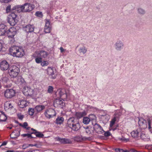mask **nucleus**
<instances>
[{"label": "nucleus", "mask_w": 152, "mask_h": 152, "mask_svg": "<svg viewBox=\"0 0 152 152\" xmlns=\"http://www.w3.org/2000/svg\"><path fill=\"white\" fill-rule=\"evenodd\" d=\"M67 125L74 131H78L80 127L78 120L74 117H70L68 119Z\"/></svg>", "instance_id": "nucleus-1"}, {"label": "nucleus", "mask_w": 152, "mask_h": 152, "mask_svg": "<svg viewBox=\"0 0 152 152\" xmlns=\"http://www.w3.org/2000/svg\"><path fill=\"white\" fill-rule=\"evenodd\" d=\"M35 7L34 5L30 4L25 3L23 5H18L14 7L13 10L18 11L28 12L32 10Z\"/></svg>", "instance_id": "nucleus-2"}, {"label": "nucleus", "mask_w": 152, "mask_h": 152, "mask_svg": "<svg viewBox=\"0 0 152 152\" xmlns=\"http://www.w3.org/2000/svg\"><path fill=\"white\" fill-rule=\"evenodd\" d=\"M10 52L14 57H21L24 55L23 49L17 46H13L10 48Z\"/></svg>", "instance_id": "nucleus-3"}, {"label": "nucleus", "mask_w": 152, "mask_h": 152, "mask_svg": "<svg viewBox=\"0 0 152 152\" xmlns=\"http://www.w3.org/2000/svg\"><path fill=\"white\" fill-rule=\"evenodd\" d=\"M20 72V69L15 65L10 66L8 73L12 78H16Z\"/></svg>", "instance_id": "nucleus-4"}, {"label": "nucleus", "mask_w": 152, "mask_h": 152, "mask_svg": "<svg viewBox=\"0 0 152 152\" xmlns=\"http://www.w3.org/2000/svg\"><path fill=\"white\" fill-rule=\"evenodd\" d=\"M17 15L13 12L11 13L7 17V22L12 26H14L18 22Z\"/></svg>", "instance_id": "nucleus-5"}, {"label": "nucleus", "mask_w": 152, "mask_h": 152, "mask_svg": "<svg viewBox=\"0 0 152 152\" xmlns=\"http://www.w3.org/2000/svg\"><path fill=\"white\" fill-rule=\"evenodd\" d=\"M48 55L47 51L42 49L37 50L34 53V55L35 57L40 56L42 58H46Z\"/></svg>", "instance_id": "nucleus-6"}, {"label": "nucleus", "mask_w": 152, "mask_h": 152, "mask_svg": "<svg viewBox=\"0 0 152 152\" xmlns=\"http://www.w3.org/2000/svg\"><path fill=\"white\" fill-rule=\"evenodd\" d=\"M46 117L48 118H53L56 115L55 110L52 108H50L46 110L44 113Z\"/></svg>", "instance_id": "nucleus-7"}, {"label": "nucleus", "mask_w": 152, "mask_h": 152, "mask_svg": "<svg viewBox=\"0 0 152 152\" xmlns=\"http://www.w3.org/2000/svg\"><path fill=\"white\" fill-rule=\"evenodd\" d=\"M64 100H61L60 99H56L54 102L53 105L56 107L62 108L65 105Z\"/></svg>", "instance_id": "nucleus-8"}, {"label": "nucleus", "mask_w": 152, "mask_h": 152, "mask_svg": "<svg viewBox=\"0 0 152 152\" xmlns=\"http://www.w3.org/2000/svg\"><path fill=\"white\" fill-rule=\"evenodd\" d=\"M15 91L12 89H7L4 92V96L7 98H11L14 96Z\"/></svg>", "instance_id": "nucleus-9"}, {"label": "nucleus", "mask_w": 152, "mask_h": 152, "mask_svg": "<svg viewBox=\"0 0 152 152\" xmlns=\"http://www.w3.org/2000/svg\"><path fill=\"white\" fill-rule=\"evenodd\" d=\"M23 92L26 96H31L34 94V90L28 87H25L23 89Z\"/></svg>", "instance_id": "nucleus-10"}, {"label": "nucleus", "mask_w": 152, "mask_h": 152, "mask_svg": "<svg viewBox=\"0 0 152 152\" xmlns=\"http://www.w3.org/2000/svg\"><path fill=\"white\" fill-rule=\"evenodd\" d=\"M10 66L6 60L2 61L0 63V68L2 71H6L9 69Z\"/></svg>", "instance_id": "nucleus-11"}, {"label": "nucleus", "mask_w": 152, "mask_h": 152, "mask_svg": "<svg viewBox=\"0 0 152 152\" xmlns=\"http://www.w3.org/2000/svg\"><path fill=\"white\" fill-rule=\"evenodd\" d=\"M8 37L9 38H13L16 34V30L14 27L10 28L7 31Z\"/></svg>", "instance_id": "nucleus-12"}, {"label": "nucleus", "mask_w": 152, "mask_h": 152, "mask_svg": "<svg viewBox=\"0 0 152 152\" xmlns=\"http://www.w3.org/2000/svg\"><path fill=\"white\" fill-rule=\"evenodd\" d=\"M57 92H58L59 96L62 100H65L67 98V95L64 89H59Z\"/></svg>", "instance_id": "nucleus-13"}, {"label": "nucleus", "mask_w": 152, "mask_h": 152, "mask_svg": "<svg viewBox=\"0 0 152 152\" xmlns=\"http://www.w3.org/2000/svg\"><path fill=\"white\" fill-rule=\"evenodd\" d=\"M29 103L28 101H27L25 98H23L20 100L18 102L19 107L21 108H23L27 106Z\"/></svg>", "instance_id": "nucleus-14"}, {"label": "nucleus", "mask_w": 152, "mask_h": 152, "mask_svg": "<svg viewBox=\"0 0 152 152\" xmlns=\"http://www.w3.org/2000/svg\"><path fill=\"white\" fill-rule=\"evenodd\" d=\"M138 124L140 129H145L147 127V123L146 121L143 118L140 119L138 121Z\"/></svg>", "instance_id": "nucleus-15"}, {"label": "nucleus", "mask_w": 152, "mask_h": 152, "mask_svg": "<svg viewBox=\"0 0 152 152\" xmlns=\"http://www.w3.org/2000/svg\"><path fill=\"white\" fill-rule=\"evenodd\" d=\"M51 30V25L49 20L47 19L45 21V24L44 27V31L45 33H50Z\"/></svg>", "instance_id": "nucleus-16"}, {"label": "nucleus", "mask_w": 152, "mask_h": 152, "mask_svg": "<svg viewBox=\"0 0 152 152\" xmlns=\"http://www.w3.org/2000/svg\"><path fill=\"white\" fill-rule=\"evenodd\" d=\"M1 80L5 87H9L11 86V85L9 84L10 80L8 76H3L2 77Z\"/></svg>", "instance_id": "nucleus-17"}, {"label": "nucleus", "mask_w": 152, "mask_h": 152, "mask_svg": "<svg viewBox=\"0 0 152 152\" xmlns=\"http://www.w3.org/2000/svg\"><path fill=\"white\" fill-rule=\"evenodd\" d=\"M47 71L48 75L50 76L52 79H55L56 78V76L55 75L54 69L53 67H48Z\"/></svg>", "instance_id": "nucleus-18"}, {"label": "nucleus", "mask_w": 152, "mask_h": 152, "mask_svg": "<svg viewBox=\"0 0 152 152\" xmlns=\"http://www.w3.org/2000/svg\"><path fill=\"white\" fill-rule=\"evenodd\" d=\"M34 27L33 25L28 24L23 28L24 30L27 33H31L34 31Z\"/></svg>", "instance_id": "nucleus-19"}, {"label": "nucleus", "mask_w": 152, "mask_h": 152, "mask_svg": "<svg viewBox=\"0 0 152 152\" xmlns=\"http://www.w3.org/2000/svg\"><path fill=\"white\" fill-rule=\"evenodd\" d=\"M94 128L95 130L98 134L102 133L104 132L102 127L97 124H95Z\"/></svg>", "instance_id": "nucleus-20"}, {"label": "nucleus", "mask_w": 152, "mask_h": 152, "mask_svg": "<svg viewBox=\"0 0 152 152\" xmlns=\"http://www.w3.org/2000/svg\"><path fill=\"white\" fill-rule=\"evenodd\" d=\"M31 130L33 131L31 132V134H34L35 137H38L39 138H42L44 136V134L41 133L40 132H38L36 130L34 129L33 128L31 129Z\"/></svg>", "instance_id": "nucleus-21"}, {"label": "nucleus", "mask_w": 152, "mask_h": 152, "mask_svg": "<svg viewBox=\"0 0 152 152\" xmlns=\"http://www.w3.org/2000/svg\"><path fill=\"white\" fill-rule=\"evenodd\" d=\"M140 130H134L131 132L132 136L134 138H137L139 137L140 135Z\"/></svg>", "instance_id": "nucleus-22"}, {"label": "nucleus", "mask_w": 152, "mask_h": 152, "mask_svg": "<svg viewBox=\"0 0 152 152\" xmlns=\"http://www.w3.org/2000/svg\"><path fill=\"white\" fill-rule=\"evenodd\" d=\"M87 114V113L85 111H83L82 112H77L75 113V115L77 118H80Z\"/></svg>", "instance_id": "nucleus-23"}, {"label": "nucleus", "mask_w": 152, "mask_h": 152, "mask_svg": "<svg viewBox=\"0 0 152 152\" xmlns=\"http://www.w3.org/2000/svg\"><path fill=\"white\" fill-rule=\"evenodd\" d=\"M17 80H15V83L18 84H22L25 82L24 79L21 76L17 77Z\"/></svg>", "instance_id": "nucleus-24"}, {"label": "nucleus", "mask_w": 152, "mask_h": 152, "mask_svg": "<svg viewBox=\"0 0 152 152\" xmlns=\"http://www.w3.org/2000/svg\"><path fill=\"white\" fill-rule=\"evenodd\" d=\"M64 121V119L63 117L59 116L56 119L55 123L57 124H63Z\"/></svg>", "instance_id": "nucleus-25"}, {"label": "nucleus", "mask_w": 152, "mask_h": 152, "mask_svg": "<svg viewBox=\"0 0 152 152\" xmlns=\"http://www.w3.org/2000/svg\"><path fill=\"white\" fill-rule=\"evenodd\" d=\"M20 130L16 132H12V133L10 134V137L12 139H14L17 138V137L19 136L20 134Z\"/></svg>", "instance_id": "nucleus-26"}, {"label": "nucleus", "mask_w": 152, "mask_h": 152, "mask_svg": "<svg viewBox=\"0 0 152 152\" xmlns=\"http://www.w3.org/2000/svg\"><path fill=\"white\" fill-rule=\"evenodd\" d=\"M13 106L10 102H7L4 104V108L6 110L11 109Z\"/></svg>", "instance_id": "nucleus-27"}, {"label": "nucleus", "mask_w": 152, "mask_h": 152, "mask_svg": "<svg viewBox=\"0 0 152 152\" xmlns=\"http://www.w3.org/2000/svg\"><path fill=\"white\" fill-rule=\"evenodd\" d=\"M7 118V116L3 112L0 113V121H5Z\"/></svg>", "instance_id": "nucleus-28"}, {"label": "nucleus", "mask_w": 152, "mask_h": 152, "mask_svg": "<svg viewBox=\"0 0 152 152\" xmlns=\"http://www.w3.org/2000/svg\"><path fill=\"white\" fill-rule=\"evenodd\" d=\"M86 138L82 136H77L74 138V140L77 142H81L85 140Z\"/></svg>", "instance_id": "nucleus-29"}, {"label": "nucleus", "mask_w": 152, "mask_h": 152, "mask_svg": "<svg viewBox=\"0 0 152 152\" xmlns=\"http://www.w3.org/2000/svg\"><path fill=\"white\" fill-rule=\"evenodd\" d=\"M32 57L35 58V61L37 64H39L41 63L42 61V58L40 56H37L35 57L34 55V53L32 55Z\"/></svg>", "instance_id": "nucleus-30"}, {"label": "nucleus", "mask_w": 152, "mask_h": 152, "mask_svg": "<svg viewBox=\"0 0 152 152\" xmlns=\"http://www.w3.org/2000/svg\"><path fill=\"white\" fill-rule=\"evenodd\" d=\"M123 46V44L121 41L118 42L116 44V48L117 50H120Z\"/></svg>", "instance_id": "nucleus-31"}, {"label": "nucleus", "mask_w": 152, "mask_h": 152, "mask_svg": "<svg viewBox=\"0 0 152 152\" xmlns=\"http://www.w3.org/2000/svg\"><path fill=\"white\" fill-rule=\"evenodd\" d=\"M45 107L43 105H38L35 107V110L37 112H39L44 109Z\"/></svg>", "instance_id": "nucleus-32"}, {"label": "nucleus", "mask_w": 152, "mask_h": 152, "mask_svg": "<svg viewBox=\"0 0 152 152\" xmlns=\"http://www.w3.org/2000/svg\"><path fill=\"white\" fill-rule=\"evenodd\" d=\"M90 121V119L87 117H84L83 119V123L85 124H88Z\"/></svg>", "instance_id": "nucleus-33"}, {"label": "nucleus", "mask_w": 152, "mask_h": 152, "mask_svg": "<svg viewBox=\"0 0 152 152\" xmlns=\"http://www.w3.org/2000/svg\"><path fill=\"white\" fill-rule=\"evenodd\" d=\"M79 51L80 53H82L83 54H85L87 50L85 47H83L80 48L79 50Z\"/></svg>", "instance_id": "nucleus-34"}, {"label": "nucleus", "mask_w": 152, "mask_h": 152, "mask_svg": "<svg viewBox=\"0 0 152 152\" xmlns=\"http://www.w3.org/2000/svg\"><path fill=\"white\" fill-rule=\"evenodd\" d=\"M116 117H114V118L111 120L110 123V126L112 127L114 125L116 121Z\"/></svg>", "instance_id": "nucleus-35"}, {"label": "nucleus", "mask_w": 152, "mask_h": 152, "mask_svg": "<svg viewBox=\"0 0 152 152\" xmlns=\"http://www.w3.org/2000/svg\"><path fill=\"white\" fill-rule=\"evenodd\" d=\"M31 133L30 134H22L21 135L23 137H31L32 138H35V137L32 136Z\"/></svg>", "instance_id": "nucleus-36"}, {"label": "nucleus", "mask_w": 152, "mask_h": 152, "mask_svg": "<svg viewBox=\"0 0 152 152\" xmlns=\"http://www.w3.org/2000/svg\"><path fill=\"white\" fill-rule=\"evenodd\" d=\"M56 139L57 141H59L61 143L64 144V138H61L59 137H56Z\"/></svg>", "instance_id": "nucleus-37"}, {"label": "nucleus", "mask_w": 152, "mask_h": 152, "mask_svg": "<svg viewBox=\"0 0 152 152\" xmlns=\"http://www.w3.org/2000/svg\"><path fill=\"white\" fill-rule=\"evenodd\" d=\"M28 112L29 115H33L34 112V109L31 108H29L28 110Z\"/></svg>", "instance_id": "nucleus-38"}, {"label": "nucleus", "mask_w": 152, "mask_h": 152, "mask_svg": "<svg viewBox=\"0 0 152 152\" xmlns=\"http://www.w3.org/2000/svg\"><path fill=\"white\" fill-rule=\"evenodd\" d=\"M89 118L90 119V121H93L96 120V116L94 114H90L89 115Z\"/></svg>", "instance_id": "nucleus-39"}, {"label": "nucleus", "mask_w": 152, "mask_h": 152, "mask_svg": "<svg viewBox=\"0 0 152 152\" xmlns=\"http://www.w3.org/2000/svg\"><path fill=\"white\" fill-rule=\"evenodd\" d=\"M53 90V88L52 86H49L48 87V93H52Z\"/></svg>", "instance_id": "nucleus-40"}, {"label": "nucleus", "mask_w": 152, "mask_h": 152, "mask_svg": "<svg viewBox=\"0 0 152 152\" xmlns=\"http://www.w3.org/2000/svg\"><path fill=\"white\" fill-rule=\"evenodd\" d=\"M35 15L37 17H42L43 16L42 13L41 12L37 11L35 14Z\"/></svg>", "instance_id": "nucleus-41"}, {"label": "nucleus", "mask_w": 152, "mask_h": 152, "mask_svg": "<svg viewBox=\"0 0 152 152\" xmlns=\"http://www.w3.org/2000/svg\"><path fill=\"white\" fill-rule=\"evenodd\" d=\"M72 142V141L69 139L64 138V144H70Z\"/></svg>", "instance_id": "nucleus-42"}, {"label": "nucleus", "mask_w": 152, "mask_h": 152, "mask_svg": "<svg viewBox=\"0 0 152 152\" xmlns=\"http://www.w3.org/2000/svg\"><path fill=\"white\" fill-rule=\"evenodd\" d=\"M41 65L43 66H47L48 64V62L47 61H44L41 62Z\"/></svg>", "instance_id": "nucleus-43"}, {"label": "nucleus", "mask_w": 152, "mask_h": 152, "mask_svg": "<svg viewBox=\"0 0 152 152\" xmlns=\"http://www.w3.org/2000/svg\"><path fill=\"white\" fill-rule=\"evenodd\" d=\"M6 28L5 25L3 24H0V29L2 30H5V28Z\"/></svg>", "instance_id": "nucleus-44"}, {"label": "nucleus", "mask_w": 152, "mask_h": 152, "mask_svg": "<svg viewBox=\"0 0 152 152\" xmlns=\"http://www.w3.org/2000/svg\"><path fill=\"white\" fill-rule=\"evenodd\" d=\"M11 6L10 5H9L6 7V11L7 13L10 12L11 11Z\"/></svg>", "instance_id": "nucleus-45"}, {"label": "nucleus", "mask_w": 152, "mask_h": 152, "mask_svg": "<svg viewBox=\"0 0 152 152\" xmlns=\"http://www.w3.org/2000/svg\"><path fill=\"white\" fill-rule=\"evenodd\" d=\"M6 33V31L5 30L0 29V36L4 35Z\"/></svg>", "instance_id": "nucleus-46"}, {"label": "nucleus", "mask_w": 152, "mask_h": 152, "mask_svg": "<svg viewBox=\"0 0 152 152\" xmlns=\"http://www.w3.org/2000/svg\"><path fill=\"white\" fill-rule=\"evenodd\" d=\"M20 125L22 127H23V128L25 129V128H26V127L27 126L28 124L27 122H25L23 123V125L20 124Z\"/></svg>", "instance_id": "nucleus-47"}, {"label": "nucleus", "mask_w": 152, "mask_h": 152, "mask_svg": "<svg viewBox=\"0 0 152 152\" xmlns=\"http://www.w3.org/2000/svg\"><path fill=\"white\" fill-rule=\"evenodd\" d=\"M148 128L149 129H150L151 128V121L150 119H148Z\"/></svg>", "instance_id": "nucleus-48"}, {"label": "nucleus", "mask_w": 152, "mask_h": 152, "mask_svg": "<svg viewBox=\"0 0 152 152\" xmlns=\"http://www.w3.org/2000/svg\"><path fill=\"white\" fill-rule=\"evenodd\" d=\"M138 12L141 14H143L145 13V11L144 10L142 9H138Z\"/></svg>", "instance_id": "nucleus-49"}, {"label": "nucleus", "mask_w": 152, "mask_h": 152, "mask_svg": "<svg viewBox=\"0 0 152 152\" xmlns=\"http://www.w3.org/2000/svg\"><path fill=\"white\" fill-rule=\"evenodd\" d=\"M18 117L19 119L22 120L24 118V115L19 114L18 115Z\"/></svg>", "instance_id": "nucleus-50"}, {"label": "nucleus", "mask_w": 152, "mask_h": 152, "mask_svg": "<svg viewBox=\"0 0 152 152\" xmlns=\"http://www.w3.org/2000/svg\"><path fill=\"white\" fill-rule=\"evenodd\" d=\"M11 0H0V2L1 3H8Z\"/></svg>", "instance_id": "nucleus-51"}, {"label": "nucleus", "mask_w": 152, "mask_h": 152, "mask_svg": "<svg viewBox=\"0 0 152 152\" xmlns=\"http://www.w3.org/2000/svg\"><path fill=\"white\" fill-rule=\"evenodd\" d=\"M28 145L26 144H24L23 145V146H22V148L23 149H25L26 148H28L29 147V145Z\"/></svg>", "instance_id": "nucleus-52"}, {"label": "nucleus", "mask_w": 152, "mask_h": 152, "mask_svg": "<svg viewBox=\"0 0 152 152\" xmlns=\"http://www.w3.org/2000/svg\"><path fill=\"white\" fill-rule=\"evenodd\" d=\"M120 140H121L123 141L124 142H127L129 141V139H126L124 137L122 138H121L120 139Z\"/></svg>", "instance_id": "nucleus-53"}, {"label": "nucleus", "mask_w": 152, "mask_h": 152, "mask_svg": "<svg viewBox=\"0 0 152 152\" xmlns=\"http://www.w3.org/2000/svg\"><path fill=\"white\" fill-rule=\"evenodd\" d=\"M123 149L119 148H116L115 149V151L116 152H120L122 151Z\"/></svg>", "instance_id": "nucleus-54"}, {"label": "nucleus", "mask_w": 152, "mask_h": 152, "mask_svg": "<svg viewBox=\"0 0 152 152\" xmlns=\"http://www.w3.org/2000/svg\"><path fill=\"white\" fill-rule=\"evenodd\" d=\"M110 133L109 132H107L104 133V135L105 136H109L110 135Z\"/></svg>", "instance_id": "nucleus-55"}, {"label": "nucleus", "mask_w": 152, "mask_h": 152, "mask_svg": "<svg viewBox=\"0 0 152 152\" xmlns=\"http://www.w3.org/2000/svg\"><path fill=\"white\" fill-rule=\"evenodd\" d=\"M129 151H130V152H137V151L135 149H134V148H131L130 149Z\"/></svg>", "instance_id": "nucleus-56"}, {"label": "nucleus", "mask_w": 152, "mask_h": 152, "mask_svg": "<svg viewBox=\"0 0 152 152\" xmlns=\"http://www.w3.org/2000/svg\"><path fill=\"white\" fill-rule=\"evenodd\" d=\"M7 144V142H4L2 143L1 144V146H4L6 145Z\"/></svg>", "instance_id": "nucleus-57"}, {"label": "nucleus", "mask_w": 152, "mask_h": 152, "mask_svg": "<svg viewBox=\"0 0 152 152\" xmlns=\"http://www.w3.org/2000/svg\"><path fill=\"white\" fill-rule=\"evenodd\" d=\"M60 50L61 53L63 52L64 51V49L63 48L61 47L60 48Z\"/></svg>", "instance_id": "nucleus-58"}, {"label": "nucleus", "mask_w": 152, "mask_h": 152, "mask_svg": "<svg viewBox=\"0 0 152 152\" xmlns=\"http://www.w3.org/2000/svg\"><path fill=\"white\" fill-rule=\"evenodd\" d=\"M2 48V44L0 42V52L1 51Z\"/></svg>", "instance_id": "nucleus-59"}, {"label": "nucleus", "mask_w": 152, "mask_h": 152, "mask_svg": "<svg viewBox=\"0 0 152 152\" xmlns=\"http://www.w3.org/2000/svg\"><path fill=\"white\" fill-rule=\"evenodd\" d=\"M122 152H130V151H129V150H124L123 149Z\"/></svg>", "instance_id": "nucleus-60"}, {"label": "nucleus", "mask_w": 152, "mask_h": 152, "mask_svg": "<svg viewBox=\"0 0 152 152\" xmlns=\"http://www.w3.org/2000/svg\"><path fill=\"white\" fill-rule=\"evenodd\" d=\"M25 129L28 130H30V127H27L26 128H25Z\"/></svg>", "instance_id": "nucleus-61"}, {"label": "nucleus", "mask_w": 152, "mask_h": 152, "mask_svg": "<svg viewBox=\"0 0 152 152\" xmlns=\"http://www.w3.org/2000/svg\"><path fill=\"white\" fill-rule=\"evenodd\" d=\"M7 128L9 129H12V126H8L7 127Z\"/></svg>", "instance_id": "nucleus-62"}, {"label": "nucleus", "mask_w": 152, "mask_h": 152, "mask_svg": "<svg viewBox=\"0 0 152 152\" xmlns=\"http://www.w3.org/2000/svg\"><path fill=\"white\" fill-rule=\"evenodd\" d=\"M144 136V135H143L142 134L140 135V137H141V138L142 139H144V138L143 137V136Z\"/></svg>", "instance_id": "nucleus-63"}, {"label": "nucleus", "mask_w": 152, "mask_h": 152, "mask_svg": "<svg viewBox=\"0 0 152 152\" xmlns=\"http://www.w3.org/2000/svg\"><path fill=\"white\" fill-rule=\"evenodd\" d=\"M14 151H7L6 152H13Z\"/></svg>", "instance_id": "nucleus-64"}]
</instances>
